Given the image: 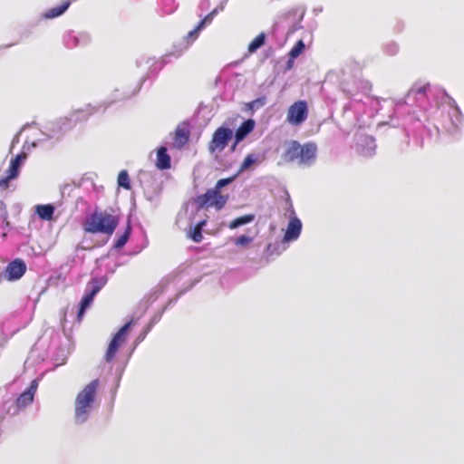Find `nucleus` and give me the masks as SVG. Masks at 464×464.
Returning a JSON list of instances; mask_svg holds the SVG:
<instances>
[{"label":"nucleus","mask_w":464,"mask_h":464,"mask_svg":"<svg viewBox=\"0 0 464 464\" xmlns=\"http://www.w3.org/2000/svg\"><path fill=\"white\" fill-rule=\"evenodd\" d=\"M430 90V83H424L422 85L416 84L409 91V95L421 94L425 95Z\"/></svg>","instance_id":"nucleus-25"},{"label":"nucleus","mask_w":464,"mask_h":464,"mask_svg":"<svg viewBox=\"0 0 464 464\" xmlns=\"http://www.w3.org/2000/svg\"><path fill=\"white\" fill-rule=\"evenodd\" d=\"M207 224V221L206 220H202L200 222H198L196 226H199V229H203V227L206 226Z\"/></svg>","instance_id":"nucleus-33"},{"label":"nucleus","mask_w":464,"mask_h":464,"mask_svg":"<svg viewBox=\"0 0 464 464\" xmlns=\"http://www.w3.org/2000/svg\"><path fill=\"white\" fill-rule=\"evenodd\" d=\"M237 144H238V143H236V140H235V141H234V143H233V145L231 146V149H230V150H231V151H235V150H236V148H237Z\"/></svg>","instance_id":"nucleus-34"},{"label":"nucleus","mask_w":464,"mask_h":464,"mask_svg":"<svg viewBox=\"0 0 464 464\" xmlns=\"http://www.w3.org/2000/svg\"><path fill=\"white\" fill-rule=\"evenodd\" d=\"M71 2H64L63 5L49 9L47 12L43 14V17L45 19L55 18L63 14L69 7Z\"/></svg>","instance_id":"nucleus-18"},{"label":"nucleus","mask_w":464,"mask_h":464,"mask_svg":"<svg viewBox=\"0 0 464 464\" xmlns=\"http://www.w3.org/2000/svg\"><path fill=\"white\" fill-rule=\"evenodd\" d=\"M252 240H253L252 237H250L248 236L242 235L236 239L235 243L237 246H246L248 244H250L252 242Z\"/></svg>","instance_id":"nucleus-28"},{"label":"nucleus","mask_w":464,"mask_h":464,"mask_svg":"<svg viewBox=\"0 0 464 464\" xmlns=\"http://www.w3.org/2000/svg\"><path fill=\"white\" fill-rule=\"evenodd\" d=\"M189 134L190 132L188 123L182 122L181 124L178 125L174 133V147L177 149H180L185 144H187L189 140Z\"/></svg>","instance_id":"nucleus-11"},{"label":"nucleus","mask_w":464,"mask_h":464,"mask_svg":"<svg viewBox=\"0 0 464 464\" xmlns=\"http://www.w3.org/2000/svg\"><path fill=\"white\" fill-rule=\"evenodd\" d=\"M37 387H38V382H37V381H36V380H34V381L31 382V384H30L29 388H28L26 391H27L28 392H31V393L34 396V394H35V392H36V390H37Z\"/></svg>","instance_id":"nucleus-31"},{"label":"nucleus","mask_w":464,"mask_h":464,"mask_svg":"<svg viewBox=\"0 0 464 464\" xmlns=\"http://www.w3.org/2000/svg\"><path fill=\"white\" fill-rule=\"evenodd\" d=\"M233 138V130L229 128L218 127L213 133L211 140L208 145V151L211 154L221 152Z\"/></svg>","instance_id":"nucleus-5"},{"label":"nucleus","mask_w":464,"mask_h":464,"mask_svg":"<svg viewBox=\"0 0 464 464\" xmlns=\"http://www.w3.org/2000/svg\"><path fill=\"white\" fill-rule=\"evenodd\" d=\"M301 230L302 223L300 219L296 217H292L285 233L284 241L289 242L296 240L301 234Z\"/></svg>","instance_id":"nucleus-12"},{"label":"nucleus","mask_w":464,"mask_h":464,"mask_svg":"<svg viewBox=\"0 0 464 464\" xmlns=\"http://www.w3.org/2000/svg\"><path fill=\"white\" fill-rule=\"evenodd\" d=\"M89 284L92 285V289L89 293L85 294L81 300L80 308L77 314L78 322H81L82 320L85 310L89 307V305L93 301V298L96 295V294H98V292L102 289V287L104 285V283H102L98 278H92Z\"/></svg>","instance_id":"nucleus-8"},{"label":"nucleus","mask_w":464,"mask_h":464,"mask_svg":"<svg viewBox=\"0 0 464 464\" xmlns=\"http://www.w3.org/2000/svg\"><path fill=\"white\" fill-rule=\"evenodd\" d=\"M255 219V215L254 214H246V215H244V216H241V217H238L235 219H233L229 224H228V227L230 229H235L240 226H244V225H246L248 223H251L252 221H254Z\"/></svg>","instance_id":"nucleus-19"},{"label":"nucleus","mask_w":464,"mask_h":464,"mask_svg":"<svg viewBox=\"0 0 464 464\" xmlns=\"http://www.w3.org/2000/svg\"><path fill=\"white\" fill-rule=\"evenodd\" d=\"M266 40V34L264 33L259 34L256 38L248 45L249 53H255L258 48H260Z\"/></svg>","instance_id":"nucleus-22"},{"label":"nucleus","mask_w":464,"mask_h":464,"mask_svg":"<svg viewBox=\"0 0 464 464\" xmlns=\"http://www.w3.org/2000/svg\"><path fill=\"white\" fill-rule=\"evenodd\" d=\"M120 223V215L112 208H95L82 222V229L87 234H103L111 237Z\"/></svg>","instance_id":"nucleus-1"},{"label":"nucleus","mask_w":464,"mask_h":464,"mask_svg":"<svg viewBox=\"0 0 464 464\" xmlns=\"http://www.w3.org/2000/svg\"><path fill=\"white\" fill-rule=\"evenodd\" d=\"M293 61H294V60H291V58L289 59V61H288V63H288V67H289V68L291 67V63H292Z\"/></svg>","instance_id":"nucleus-35"},{"label":"nucleus","mask_w":464,"mask_h":464,"mask_svg":"<svg viewBox=\"0 0 464 464\" xmlns=\"http://www.w3.org/2000/svg\"><path fill=\"white\" fill-rule=\"evenodd\" d=\"M304 44L302 40L297 41L289 52V57L291 60L297 58L304 52Z\"/></svg>","instance_id":"nucleus-24"},{"label":"nucleus","mask_w":464,"mask_h":464,"mask_svg":"<svg viewBox=\"0 0 464 464\" xmlns=\"http://www.w3.org/2000/svg\"><path fill=\"white\" fill-rule=\"evenodd\" d=\"M34 396L31 392H28L27 391L24 392L16 399L17 407L25 408L26 406L30 405L34 401Z\"/></svg>","instance_id":"nucleus-20"},{"label":"nucleus","mask_w":464,"mask_h":464,"mask_svg":"<svg viewBox=\"0 0 464 464\" xmlns=\"http://www.w3.org/2000/svg\"><path fill=\"white\" fill-rule=\"evenodd\" d=\"M255 161H256L255 154L246 155L240 166L239 171H244V170L247 169L248 168H250V166H252L254 164Z\"/></svg>","instance_id":"nucleus-26"},{"label":"nucleus","mask_w":464,"mask_h":464,"mask_svg":"<svg viewBox=\"0 0 464 464\" xmlns=\"http://www.w3.org/2000/svg\"><path fill=\"white\" fill-rule=\"evenodd\" d=\"M118 185L125 189H130V182L127 170H121L118 175Z\"/></svg>","instance_id":"nucleus-23"},{"label":"nucleus","mask_w":464,"mask_h":464,"mask_svg":"<svg viewBox=\"0 0 464 464\" xmlns=\"http://www.w3.org/2000/svg\"><path fill=\"white\" fill-rule=\"evenodd\" d=\"M228 200L227 195H222L220 191L213 188L208 189L206 193L197 198L198 208L213 207L217 210H221Z\"/></svg>","instance_id":"nucleus-4"},{"label":"nucleus","mask_w":464,"mask_h":464,"mask_svg":"<svg viewBox=\"0 0 464 464\" xmlns=\"http://www.w3.org/2000/svg\"><path fill=\"white\" fill-rule=\"evenodd\" d=\"M170 157L167 153V149L165 147H160L157 150V161L156 167L159 169H168L170 168Z\"/></svg>","instance_id":"nucleus-15"},{"label":"nucleus","mask_w":464,"mask_h":464,"mask_svg":"<svg viewBox=\"0 0 464 464\" xmlns=\"http://www.w3.org/2000/svg\"><path fill=\"white\" fill-rule=\"evenodd\" d=\"M25 271V263L21 259H15L8 264L1 276L8 281H14L21 278Z\"/></svg>","instance_id":"nucleus-10"},{"label":"nucleus","mask_w":464,"mask_h":464,"mask_svg":"<svg viewBox=\"0 0 464 464\" xmlns=\"http://www.w3.org/2000/svg\"><path fill=\"white\" fill-rule=\"evenodd\" d=\"M216 13H217V9H214L211 13H209L208 15H206L204 17V19H202L198 23V24L196 26L195 29H193L192 31L188 33V34L185 37L188 42V44H191L198 37V34H199V32L201 31V29L205 26L206 24H208L211 22L213 15Z\"/></svg>","instance_id":"nucleus-13"},{"label":"nucleus","mask_w":464,"mask_h":464,"mask_svg":"<svg viewBox=\"0 0 464 464\" xmlns=\"http://www.w3.org/2000/svg\"><path fill=\"white\" fill-rule=\"evenodd\" d=\"M36 213L44 220H52L54 213V207L50 204L37 205Z\"/></svg>","instance_id":"nucleus-17"},{"label":"nucleus","mask_w":464,"mask_h":464,"mask_svg":"<svg viewBox=\"0 0 464 464\" xmlns=\"http://www.w3.org/2000/svg\"><path fill=\"white\" fill-rule=\"evenodd\" d=\"M130 232H131V226H130V222L128 221L127 223V227L123 232L122 235H121L118 239L116 240L115 244H114V246L116 248H121L123 247L126 243L128 242L129 240V237H130Z\"/></svg>","instance_id":"nucleus-21"},{"label":"nucleus","mask_w":464,"mask_h":464,"mask_svg":"<svg viewBox=\"0 0 464 464\" xmlns=\"http://www.w3.org/2000/svg\"><path fill=\"white\" fill-rule=\"evenodd\" d=\"M279 246H274L272 244H269L266 247V251L269 255H272L274 253V251Z\"/></svg>","instance_id":"nucleus-32"},{"label":"nucleus","mask_w":464,"mask_h":464,"mask_svg":"<svg viewBox=\"0 0 464 464\" xmlns=\"http://www.w3.org/2000/svg\"><path fill=\"white\" fill-rule=\"evenodd\" d=\"M189 237L196 243H199L202 241V239H203L202 230L199 229V226L194 227Z\"/></svg>","instance_id":"nucleus-27"},{"label":"nucleus","mask_w":464,"mask_h":464,"mask_svg":"<svg viewBox=\"0 0 464 464\" xmlns=\"http://www.w3.org/2000/svg\"><path fill=\"white\" fill-rule=\"evenodd\" d=\"M95 110L91 105L83 109H79L71 113V120L73 121H87L93 113Z\"/></svg>","instance_id":"nucleus-16"},{"label":"nucleus","mask_w":464,"mask_h":464,"mask_svg":"<svg viewBox=\"0 0 464 464\" xmlns=\"http://www.w3.org/2000/svg\"><path fill=\"white\" fill-rule=\"evenodd\" d=\"M132 324V321L126 323L121 329L114 334L110 342L106 353V362H111L114 359L119 348L126 342L128 332Z\"/></svg>","instance_id":"nucleus-7"},{"label":"nucleus","mask_w":464,"mask_h":464,"mask_svg":"<svg viewBox=\"0 0 464 464\" xmlns=\"http://www.w3.org/2000/svg\"><path fill=\"white\" fill-rule=\"evenodd\" d=\"M255 128V121L248 119L245 121L236 130L235 138L236 143H239L243 140Z\"/></svg>","instance_id":"nucleus-14"},{"label":"nucleus","mask_w":464,"mask_h":464,"mask_svg":"<svg viewBox=\"0 0 464 464\" xmlns=\"http://www.w3.org/2000/svg\"><path fill=\"white\" fill-rule=\"evenodd\" d=\"M266 103V98L265 97H262V98H258L255 101H252L251 102L248 103V106L250 109H258L259 107H262L264 106Z\"/></svg>","instance_id":"nucleus-30"},{"label":"nucleus","mask_w":464,"mask_h":464,"mask_svg":"<svg viewBox=\"0 0 464 464\" xmlns=\"http://www.w3.org/2000/svg\"><path fill=\"white\" fill-rule=\"evenodd\" d=\"M99 381L93 380L88 383L76 396L75 420L79 423L84 422L88 418L89 410L94 401Z\"/></svg>","instance_id":"nucleus-3"},{"label":"nucleus","mask_w":464,"mask_h":464,"mask_svg":"<svg viewBox=\"0 0 464 464\" xmlns=\"http://www.w3.org/2000/svg\"><path fill=\"white\" fill-rule=\"evenodd\" d=\"M234 179H235V177H230V178H227V179H219V180L216 183V185H215L214 188H215V189H217V190H218V191H220V189H221L223 187H225V186H227V185L230 184V183L234 180Z\"/></svg>","instance_id":"nucleus-29"},{"label":"nucleus","mask_w":464,"mask_h":464,"mask_svg":"<svg viewBox=\"0 0 464 464\" xmlns=\"http://www.w3.org/2000/svg\"><path fill=\"white\" fill-rule=\"evenodd\" d=\"M25 159L26 154L20 153L11 160L9 169H7V175L0 179L1 189H6L9 187V182L18 177L20 166Z\"/></svg>","instance_id":"nucleus-9"},{"label":"nucleus","mask_w":464,"mask_h":464,"mask_svg":"<svg viewBox=\"0 0 464 464\" xmlns=\"http://www.w3.org/2000/svg\"><path fill=\"white\" fill-rule=\"evenodd\" d=\"M317 146L314 142H306L301 145L297 140H291L282 154V160L285 163L296 162L298 165L310 166L316 160Z\"/></svg>","instance_id":"nucleus-2"},{"label":"nucleus","mask_w":464,"mask_h":464,"mask_svg":"<svg viewBox=\"0 0 464 464\" xmlns=\"http://www.w3.org/2000/svg\"><path fill=\"white\" fill-rule=\"evenodd\" d=\"M308 117V104L304 100H299L291 104L287 110L286 121L293 126H299Z\"/></svg>","instance_id":"nucleus-6"}]
</instances>
